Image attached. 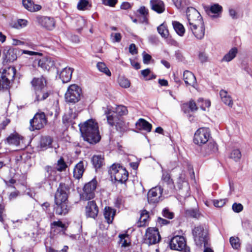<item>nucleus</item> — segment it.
Here are the masks:
<instances>
[{"label": "nucleus", "mask_w": 252, "mask_h": 252, "mask_svg": "<svg viewBox=\"0 0 252 252\" xmlns=\"http://www.w3.org/2000/svg\"><path fill=\"white\" fill-rule=\"evenodd\" d=\"M79 126L84 141L91 144H95L100 140L98 125L92 119L87 121L83 124H79Z\"/></svg>", "instance_id": "nucleus-1"}, {"label": "nucleus", "mask_w": 252, "mask_h": 252, "mask_svg": "<svg viewBox=\"0 0 252 252\" xmlns=\"http://www.w3.org/2000/svg\"><path fill=\"white\" fill-rule=\"evenodd\" d=\"M194 241L196 245L201 247L209 246L208 230L203 226L195 227L192 230Z\"/></svg>", "instance_id": "nucleus-2"}, {"label": "nucleus", "mask_w": 252, "mask_h": 252, "mask_svg": "<svg viewBox=\"0 0 252 252\" xmlns=\"http://www.w3.org/2000/svg\"><path fill=\"white\" fill-rule=\"evenodd\" d=\"M15 74L14 67H10L3 70L0 78V90L9 89L10 80L14 78Z\"/></svg>", "instance_id": "nucleus-3"}, {"label": "nucleus", "mask_w": 252, "mask_h": 252, "mask_svg": "<svg viewBox=\"0 0 252 252\" xmlns=\"http://www.w3.org/2000/svg\"><path fill=\"white\" fill-rule=\"evenodd\" d=\"M82 95L81 88L76 84L70 85L65 94V99L68 103H75L78 102Z\"/></svg>", "instance_id": "nucleus-4"}, {"label": "nucleus", "mask_w": 252, "mask_h": 252, "mask_svg": "<svg viewBox=\"0 0 252 252\" xmlns=\"http://www.w3.org/2000/svg\"><path fill=\"white\" fill-rule=\"evenodd\" d=\"M109 171L111 176L114 177L116 181L124 183L127 180V171L119 164H113L111 166Z\"/></svg>", "instance_id": "nucleus-5"}, {"label": "nucleus", "mask_w": 252, "mask_h": 252, "mask_svg": "<svg viewBox=\"0 0 252 252\" xmlns=\"http://www.w3.org/2000/svg\"><path fill=\"white\" fill-rule=\"evenodd\" d=\"M47 123L46 116L43 112L36 113L33 118L30 120V130H39L44 127Z\"/></svg>", "instance_id": "nucleus-6"}, {"label": "nucleus", "mask_w": 252, "mask_h": 252, "mask_svg": "<svg viewBox=\"0 0 252 252\" xmlns=\"http://www.w3.org/2000/svg\"><path fill=\"white\" fill-rule=\"evenodd\" d=\"M210 136V130L206 127L198 129L194 133L193 142L195 144L202 145L206 143Z\"/></svg>", "instance_id": "nucleus-7"}, {"label": "nucleus", "mask_w": 252, "mask_h": 252, "mask_svg": "<svg viewBox=\"0 0 252 252\" xmlns=\"http://www.w3.org/2000/svg\"><path fill=\"white\" fill-rule=\"evenodd\" d=\"M170 247L171 249L176 251H183L184 252H190L189 249L186 248V241L185 238L182 236L173 237L170 242Z\"/></svg>", "instance_id": "nucleus-8"}, {"label": "nucleus", "mask_w": 252, "mask_h": 252, "mask_svg": "<svg viewBox=\"0 0 252 252\" xmlns=\"http://www.w3.org/2000/svg\"><path fill=\"white\" fill-rule=\"evenodd\" d=\"M97 181L93 179L91 181L86 184L83 188L81 197L83 200H88L94 197V191L96 188Z\"/></svg>", "instance_id": "nucleus-9"}, {"label": "nucleus", "mask_w": 252, "mask_h": 252, "mask_svg": "<svg viewBox=\"0 0 252 252\" xmlns=\"http://www.w3.org/2000/svg\"><path fill=\"white\" fill-rule=\"evenodd\" d=\"M161 237L157 228L149 227L147 229L145 238V243L149 245L158 243Z\"/></svg>", "instance_id": "nucleus-10"}, {"label": "nucleus", "mask_w": 252, "mask_h": 252, "mask_svg": "<svg viewBox=\"0 0 252 252\" xmlns=\"http://www.w3.org/2000/svg\"><path fill=\"white\" fill-rule=\"evenodd\" d=\"M187 16L189 22L188 26H193L203 22L202 18L200 13L194 8L188 7L187 10Z\"/></svg>", "instance_id": "nucleus-11"}, {"label": "nucleus", "mask_w": 252, "mask_h": 252, "mask_svg": "<svg viewBox=\"0 0 252 252\" xmlns=\"http://www.w3.org/2000/svg\"><path fill=\"white\" fill-rule=\"evenodd\" d=\"M163 189L160 187H156L151 189L148 192L147 198L150 204H155L160 200Z\"/></svg>", "instance_id": "nucleus-12"}, {"label": "nucleus", "mask_w": 252, "mask_h": 252, "mask_svg": "<svg viewBox=\"0 0 252 252\" xmlns=\"http://www.w3.org/2000/svg\"><path fill=\"white\" fill-rule=\"evenodd\" d=\"M36 22L39 25L48 30H52L55 27V21L52 17L38 16L36 18Z\"/></svg>", "instance_id": "nucleus-13"}, {"label": "nucleus", "mask_w": 252, "mask_h": 252, "mask_svg": "<svg viewBox=\"0 0 252 252\" xmlns=\"http://www.w3.org/2000/svg\"><path fill=\"white\" fill-rule=\"evenodd\" d=\"M189 28L196 38L201 39L204 37L205 29L203 21L194 24L193 26H189Z\"/></svg>", "instance_id": "nucleus-14"}, {"label": "nucleus", "mask_w": 252, "mask_h": 252, "mask_svg": "<svg viewBox=\"0 0 252 252\" xmlns=\"http://www.w3.org/2000/svg\"><path fill=\"white\" fill-rule=\"evenodd\" d=\"M66 188L64 185L60 184L55 194V202H68Z\"/></svg>", "instance_id": "nucleus-15"}, {"label": "nucleus", "mask_w": 252, "mask_h": 252, "mask_svg": "<svg viewBox=\"0 0 252 252\" xmlns=\"http://www.w3.org/2000/svg\"><path fill=\"white\" fill-rule=\"evenodd\" d=\"M98 213V208L94 201H90L85 207V214L87 218L95 219Z\"/></svg>", "instance_id": "nucleus-16"}, {"label": "nucleus", "mask_w": 252, "mask_h": 252, "mask_svg": "<svg viewBox=\"0 0 252 252\" xmlns=\"http://www.w3.org/2000/svg\"><path fill=\"white\" fill-rule=\"evenodd\" d=\"M54 210L58 215H65L69 210V207L67 202H55Z\"/></svg>", "instance_id": "nucleus-17"}, {"label": "nucleus", "mask_w": 252, "mask_h": 252, "mask_svg": "<svg viewBox=\"0 0 252 252\" xmlns=\"http://www.w3.org/2000/svg\"><path fill=\"white\" fill-rule=\"evenodd\" d=\"M6 141L9 145L22 147L23 144V137L17 133H12L7 138Z\"/></svg>", "instance_id": "nucleus-18"}, {"label": "nucleus", "mask_w": 252, "mask_h": 252, "mask_svg": "<svg viewBox=\"0 0 252 252\" xmlns=\"http://www.w3.org/2000/svg\"><path fill=\"white\" fill-rule=\"evenodd\" d=\"M179 189V193L183 197H186L189 195V186L186 181H180L177 184Z\"/></svg>", "instance_id": "nucleus-19"}, {"label": "nucleus", "mask_w": 252, "mask_h": 252, "mask_svg": "<svg viewBox=\"0 0 252 252\" xmlns=\"http://www.w3.org/2000/svg\"><path fill=\"white\" fill-rule=\"evenodd\" d=\"M205 10L210 15L211 13L214 14L212 16L213 18H218L220 17L222 10V7L219 4H214L210 7H206Z\"/></svg>", "instance_id": "nucleus-20"}, {"label": "nucleus", "mask_w": 252, "mask_h": 252, "mask_svg": "<svg viewBox=\"0 0 252 252\" xmlns=\"http://www.w3.org/2000/svg\"><path fill=\"white\" fill-rule=\"evenodd\" d=\"M149 221V213L146 210H141L139 220L137 222L138 227H144L148 224Z\"/></svg>", "instance_id": "nucleus-21"}, {"label": "nucleus", "mask_w": 252, "mask_h": 252, "mask_svg": "<svg viewBox=\"0 0 252 252\" xmlns=\"http://www.w3.org/2000/svg\"><path fill=\"white\" fill-rule=\"evenodd\" d=\"M73 69L70 67L64 68L60 73V78L62 82L67 83L69 82L72 77Z\"/></svg>", "instance_id": "nucleus-22"}, {"label": "nucleus", "mask_w": 252, "mask_h": 252, "mask_svg": "<svg viewBox=\"0 0 252 252\" xmlns=\"http://www.w3.org/2000/svg\"><path fill=\"white\" fill-rule=\"evenodd\" d=\"M150 5L152 10L158 13H161L165 10V5L161 0H151Z\"/></svg>", "instance_id": "nucleus-23"}, {"label": "nucleus", "mask_w": 252, "mask_h": 252, "mask_svg": "<svg viewBox=\"0 0 252 252\" xmlns=\"http://www.w3.org/2000/svg\"><path fill=\"white\" fill-rule=\"evenodd\" d=\"M220 95L222 102L229 107H232L233 105V101L231 95L228 93L224 90H221L220 92Z\"/></svg>", "instance_id": "nucleus-24"}, {"label": "nucleus", "mask_w": 252, "mask_h": 252, "mask_svg": "<svg viewBox=\"0 0 252 252\" xmlns=\"http://www.w3.org/2000/svg\"><path fill=\"white\" fill-rule=\"evenodd\" d=\"M183 78L187 85L194 87L196 83V78L194 74L188 70L185 71Z\"/></svg>", "instance_id": "nucleus-25"}, {"label": "nucleus", "mask_w": 252, "mask_h": 252, "mask_svg": "<svg viewBox=\"0 0 252 252\" xmlns=\"http://www.w3.org/2000/svg\"><path fill=\"white\" fill-rule=\"evenodd\" d=\"M136 128L150 132L152 129V125L144 119H139L135 124Z\"/></svg>", "instance_id": "nucleus-26"}, {"label": "nucleus", "mask_w": 252, "mask_h": 252, "mask_svg": "<svg viewBox=\"0 0 252 252\" xmlns=\"http://www.w3.org/2000/svg\"><path fill=\"white\" fill-rule=\"evenodd\" d=\"M32 84L34 87L35 91L44 90L46 85V81L44 78L41 77L34 78L32 81Z\"/></svg>", "instance_id": "nucleus-27"}, {"label": "nucleus", "mask_w": 252, "mask_h": 252, "mask_svg": "<svg viewBox=\"0 0 252 252\" xmlns=\"http://www.w3.org/2000/svg\"><path fill=\"white\" fill-rule=\"evenodd\" d=\"M24 7L30 12H35L41 9V6L34 4L32 0H23Z\"/></svg>", "instance_id": "nucleus-28"}, {"label": "nucleus", "mask_w": 252, "mask_h": 252, "mask_svg": "<svg viewBox=\"0 0 252 252\" xmlns=\"http://www.w3.org/2000/svg\"><path fill=\"white\" fill-rule=\"evenodd\" d=\"M38 65L45 70H49L54 65V63L49 58H42L38 60Z\"/></svg>", "instance_id": "nucleus-29"}, {"label": "nucleus", "mask_w": 252, "mask_h": 252, "mask_svg": "<svg viewBox=\"0 0 252 252\" xmlns=\"http://www.w3.org/2000/svg\"><path fill=\"white\" fill-rule=\"evenodd\" d=\"M238 52V49L236 47L232 48L226 53L221 60V62H229L234 59Z\"/></svg>", "instance_id": "nucleus-30"}, {"label": "nucleus", "mask_w": 252, "mask_h": 252, "mask_svg": "<svg viewBox=\"0 0 252 252\" xmlns=\"http://www.w3.org/2000/svg\"><path fill=\"white\" fill-rule=\"evenodd\" d=\"M84 172V163L83 161H80L75 166L74 171L73 174L74 177L76 179H80L82 177L83 174Z\"/></svg>", "instance_id": "nucleus-31"}, {"label": "nucleus", "mask_w": 252, "mask_h": 252, "mask_svg": "<svg viewBox=\"0 0 252 252\" xmlns=\"http://www.w3.org/2000/svg\"><path fill=\"white\" fill-rule=\"evenodd\" d=\"M105 114L106 116L108 124L111 126H114L118 118L114 115V112L108 109L107 110L105 111Z\"/></svg>", "instance_id": "nucleus-32"}, {"label": "nucleus", "mask_w": 252, "mask_h": 252, "mask_svg": "<svg viewBox=\"0 0 252 252\" xmlns=\"http://www.w3.org/2000/svg\"><path fill=\"white\" fill-rule=\"evenodd\" d=\"M115 215V211L110 207H105L104 211V216L108 223L112 222L114 217Z\"/></svg>", "instance_id": "nucleus-33"}, {"label": "nucleus", "mask_w": 252, "mask_h": 252, "mask_svg": "<svg viewBox=\"0 0 252 252\" xmlns=\"http://www.w3.org/2000/svg\"><path fill=\"white\" fill-rule=\"evenodd\" d=\"M218 151V146L215 142H210L207 147L202 151V154L204 156L211 155L216 153Z\"/></svg>", "instance_id": "nucleus-34"}, {"label": "nucleus", "mask_w": 252, "mask_h": 252, "mask_svg": "<svg viewBox=\"0 0 252 252\" xmlns=\"http://www.w3.org/2000/svg\"><path fill=\"white\" fill-rule=\"evenodd\" d=\"M92 162L95 169L100 168L104 162V158L101 155H94L92 158Z\"/></svg>", "instance_id": "nucleus-35"}, {"label": "nucleus", "mask_w": 252, "mask_h": 252, "mask_svg": "<svg viewBox=\"0 0 252 252\" xmlns=\"http://www.w3.org/2000/svg\"><path fill=\"white\" fill-rule=\"evenodd\" d=\"M117 131L123 133L126 131L128 128L127 125L122 119H118L115 124Z\"/></svg>", "instance_id": "nucleus-36"}, {"label": "nucleus", "mask_w": 252, "mask_h": 252, "mask_svg": "<svg viewBox=\"0 0 252 252\" xmlns=\"http://www.w3.org/2000/svg\"><path fill=\"white\" fill-rule=\"evenodd\" d=\"M161 181L163 186L166 185L169 188H172L173 186V181L171 179L170 176L168 173L163 172Z\"/></svg>", "instance_id": "nucleus-37"}, {"label": "nucleus", "mask_w": 252, "mask_h": 252, "mask_svg": "<svg viewBox=\"0 0 252 252\" xmlns=\"http://www.w3.org/2000/svg\"><path fill=\"white\" fill-rule=\"evenodd\" d=\"M172 25L175 31L178 35L182 36L184 34L185 30L182 24L179 22L173 21Z\"/></svg>", "instance_id": "nucleus-38"}, {"label": "nucleus", "mask_w": 252, "mask_h": 252, "mask_svg": "<svg viewBox=\"0 0 252 252\" xmlns=\"http://www.w3.org/2000/svg\"><path fill=\"white\" fill-rule=\"evenodd\" d=\"M35 91L36 99L37 101L44 100L49 96V93L45 90H40Z\"/></svg>", "instance_id": "nucleus-39"}, {"label": "nucleus", "mask_w": 252, "mask_h": 252, "mask_svg": "<svg viewBox=\"0 0 252 252\" xmlns=\"http://www.w3.org/2000/svg\"><path fill=\"white\" fill-rule=\"evenodd\" d=\"M28 22L25 19H18L16 22L12 24V27L17 29H20L26 27Z\"/></svg>", "instance_id": "nucleus-40"}, {"label": "nucleus", "mask_w": 252, "mask_h": 252, "mask_svg": "<svg viewBox=\"0 0 252 252\" xmlns=\"http://www.w3.org/2000/svg\"><path fill=\"white\" fill-rule=\"evenodd\" d=\"M97 69L101 72L105 73L108 76H110L111 73L108 68L104 63L99 62L96 65Z\"/></svg>", "instance_id": "nucleus-41"}, {"label": "nucleus", "mask_w": 252, "mask_h": 252, "mask_svg": "<svg viewBox=\"0 0 252 252\" xmlns=\"http://www.w3.org/2000/svg\"><path fill=\"white\" fill-rule=\"evenodd\" d=\"M229 242L232 247L235 250H238L240 248L241 243L238 237H231Z\"/></svg>", "instance_id": "nucleus-42"}, {"label": "nucleus", "mask_w": 252, "mask_h": 252, "mask_svg": "<svg viewBox=\"0 0 252 252\" xmlns=\"http://www.w3.org/2000/svg\"><path fill=\"white\" fill-rule=\"evenodd\" d=\"M211 105V102L209 100H204L202 98H199L198 100V106L204 111L206 110V108H209Z\"/></svg>", "instance_id": "nucleus-43"}, {"label": "nucleus", "mask_w": 252, "mask_h": 252, "mask_svg": "<svg viewBox=\"0 0 252 252\" xmlns=\"http://www.w3.org/2000/svg\"><path fill=\"white\" fill-rule=\"evenodd\" d=\"M120 243L121 244L122 247H126L129 245L128 236L127 234H120Z\"/></svg>", "instance_id": "nucleus-44"}, {"label": "nucleus", "mask_w": 252, "mask_h": 252, "mask_svg": "<svg viewBox=\"0 0 252 252\" xmlns=\"http://www.w3.org/2000/svg\"><path fill=\"white\" fill-rule=\"evenodd\" d=\"M158 33L163 37L166 38L168 35V31L166 27L163 24H161L157 28Z\"/></svg>", "instance_id": "nucleus-45"}, {"label": "nucleus", "mask_w": 252, "mask_h": 252, "mask_svg": "<svg viewBox=\"0 0 252 252\" xmlns=\"http://www.w3.org/2000/svg\"><path fill=\"white\" fill-rule=\"evenodd\" d=\"M5 57L7 61L11 62H13L16 59L17 56L13 50L9 49L5 53Z\"/></svg>", "instance_id": "nucleus-46"}, {"label": "nucleus", "mask_w": 252, "mask_h": 252, "mask_svg": "<svg viewBox=\"0 0 252 252\" xmlns=\"http://www.w3.org/2000/svg\"><path fill=\"white\" fill-rule=\"evenodd\" d=\"M175 6L178 9L182 8L189 4L188 0H172Z\"/></svg>", "instance_id": "nucleus-47"}, {"label": "nucleus", "mask_w": 252, "mask_h": 252, "mask_svg": "<svg viewBox=\"0 0 252 252\" xmlns=\"http://www.w3.org/2000/svg\"><path fill=\"white\" fill-rule=\"evenodd\" d=\"M115 112L119 116L126 115L128 113L127 108L124 105H118L115 108Z\"/></svg>", "instance_id": "nucleus-48"}, {"label": "nucleus", "mask_w": 252, "mask_h": 252, "mask_svg": "<svg viewBox=\"0 0 252 252\" xmlns=\"http://www.w3.org/2000/svg\"><path fill=\"white\" fill-rule=\"evenodd\" d=\"M229 158L237 161L241 158V153L239 150L234 149L230 153Z\"/></svg>", "instance_id": "nucleus-49"}, {"label": "nucleus", "mask_w": 252, "mask_h": 252, "mask_svg": "<svg viewBox=\"0 0 252 252\" xmlns=\"http://www.w3.org/2000/svg\"><path fill=\"white\" fill-rule=\"evenodd\" d=\"M67 167V165L64 162L63 158L61 157L58 160L57 163V169L59 171L64 170Z\"/></svg>", "instance_id": "nucleus-50"}, {"label": "nucleus", "mask_w": 252, "mask_h": 252, "mask_svg": "<svg viewBox=\"0 0 252 252\" xmlns=\"http://www.w3.org/2000/svg\"><path fill=\"white\" fill-rule=\"evenodd\" d=\"M185 107H189L191 111H194L197 110L196 104L193 100H190L189 103L184 104L183 106V109Z\"/></svg>", "instance_id": "nucleus-51"}, {"label": "nucleus", "mask_w": 252, "mask_h": 252, "mask_svg": "<svg viewBox=\"0 0 252 252\" xmlns=\"http://www.w3.org/2000/svg\"><path fill=\"white\" fill-rule=\"evenodd\" d=\"M52 144V140L49 137H43L41 140V146L43 148L49 147Z\"/></svg>", "instance_id": "nucleus-52"}, {"label": "nucleus", "mask_w": 252, "mask_h": 252, "mask_svg": "<svg viewBox=\"0 0 252 252\" xmlns=\"http://www.w3.org/2000/svg\"><path fill=\"white\" fill-rule=\"evenodd\" d=\"M162 215L163 217L168 219H172L174 217V214L171 212L168 208H164L162 211Z\"/></svg>", "instance_id": "nucleus-53"}, {"label": "nucleus", "mask_w": 252, "mask_h": 252, "mask_svg": "<svg viewBox=\"0 0 252 252\" xmlns=\"http://www.w3.org/2000/svg\"><path fill=\"white\" fill-rule=\"evenodd\" d=\"M119 83L120 85L125 88H127L130 86L129 81L124 77H121L119 79Z\"/></svg>", "instance_id": "nucleus-54"}, {"label": "nucleus", "mask_w": 252, "mask_h": 252, "mask_svg": "<svg viewBox=\"0 0 252 252\" xmlns=\"http://www.w3.org/2000/svg\"><path fill=\"white\" fill-rule=\"evenodd\" d=\"M89 4L87 0H80L77 4V8L79 10H84L86 9Z\"/></svg>", "instance_id": "nucleus-55"}, {"label": "nucleus", "mask_w": 252, "mask_h": 252, "mask_svg": "<svg viewBox=\"0 0 252 252\" xmlns=\"http://www.w3.org/2000/svg\"><path fill=\"white\" fill-rule=\"evenodd\" d=\"M111 37L113 42H119L122 39V36L120 33H112Z\"/></svg>", "instance_id": "nucleus-56"}, {"label": "nucleus", "mask_w": 252, "mask_h": 252, "mask_svg": "<svg viewBox=\"0 0 252 252\" xmlns=\"http://www.w3.org/2000/svg\"><path fill=\"white\" fill-rule=\"evenodd\" d=\"M228 12L229 16L233 19H237L239 17V15L238 14V12H237L236 10L235 9L233 8L230 7L228 9Z\"/></svg>", "instance_id": "nucleus-57"}, {"label": "nucleus", "mask_w": 252, "mask_h": 252, "mask_svg": "<svg viewBox=\"0 0 252 252\" xmlns=\"http://www.w3.org/2000/svg\"><path fill=\"white\" fill-rule=\"evenodd\" d=\"M232 210L236 213H239L243 209V206L241 203H234L232 206Z\"/></svg>", "instance_id": "nucleus-58"}, {"label": "nucleus", "mask_w": 252, "mask_h": 252, "mask_svg": "<svg viewBox=\"0 0 252 252\" xmlns=\"http://www.w3.org/2000/svg\"><path fill=\"white\" fill-rule=\"evenodd\" d=\"M102 3L106 6L114 7L118 2V0H101Z\"/></svg>", "instance_id": "nucleus-59"}, {"label": "nucleus", "mask_w": 252, "mask_h": 252, "mask_svg": "<svg viewBox=\"0 0 252 252\" xmlns=\"http://www.w3.org/2000/svg\"><path fill=\"white\" fill-rule=\"evenodd\" d=\"M226 199L215 200L214 201V205L217 207H222L226 203Z\"/></svg>", "instance_id": "nucleus-60"}, {"label": "nucleus", "mask_w": 252, "mask_h": 252, "mask_svg": "<svg viewBox=\"0 0 252 252\" xmlns=\"http://www.w3.org/2000/svg\"><path fill=\"white\" fill-rule=\"evenodd\" d=\"M170 223L169 220H167L165 219H162L160 217L158 218L157 224L160 226H162L163 225H167Z\"/></svg>", "instance_id": "nucleus-61"}, {"label": "nucleus", "mask_w": 252, "mask_h": 252, "mask_svg": "<svg viewBox=\"0 0 252 252\" xmlns=\"http://www.w3.org/2000/svg\"><path fill=\"white\" fill-rule=\"evenodd\" d=\"M137 12L141 15V16L143 15H148V10L145 6H141L138 10Z\"/></svg>", "instance_id": "nucleus-62"}, {"label": "nucleus", "mask_w": 252, "mask_h": 252, "mask_svg": "<svg viewBox=\"0 0 252 252\" xmlns=\"http://www.w3.org/2000/svg\"><path fill=\"white\" fill-rule=\"evenodd\" d=\"M199 59L203 63L207 61L208 57L205 53L201 52L199 54Z\"/></svg>", "instance_id": "nucleus-63"}, {"label": "nucleus", "mask_w": 252, "mask_h": 252, "mask_svg": "<svg viewBox=\"0 0 252 252\" xmlns=\"http://www.w3.org/2000/svg\"><path fill=\"white\" fill-rule=\"evenodd\" d=\"M129 52L132 55L136 54L137 53L136 46L134 44H131L129 45Z\"/></svg>", "instance_id": "nucleus-64"}]
</instances>
